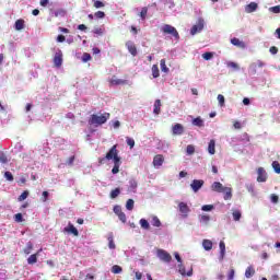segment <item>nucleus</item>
I'll list each match as a JSON object with an SVG mask.
<instances>
[{
    "mask_svg": "<svg viewBox=\"0 0 280 280\" xmlns=\"http://www.w3.org/2000/svg\"><path fill=\"white\" fill-rule=\"evenodd\" d=\"M107 241H108V248H110L112 250H115L116 245H115L113 233L108 235Z\"/></svg>",
    "mask_w": 280,
    "mask_h": 280,
    "instance_id": "obj_24",
    "label": "nucleus"
},
{
    "mask_svg": "<svg viewBox=\"0 0 280 280\" xmlns=\"http://www.w3.org/2000/svg\"><path fill=\"white\" fill-rule=\"evenodd\" d=\"M32 248H34V246L32 245V243H28L26 248L24 249L25 255H30V253H32Z\"/></svg>",
    "mask_w": 280,
    "mask_h": 280,
    "instance_id": "obj_56",
    "label": "nucleus"
},
{
    "mask_svg": "<svg viewBox=\"0 0 280 280\" xmlns=\"http://www.w3.org/2000/svg\"><path fill=\"white\" fill-rule=\"evenodd\" d=\"M38 261V254H33L27 258V264L33 266V264H36Z\"/></svg>",
    "mask_w": 280,
    "mask_h": 280,
    "instance_id": "obj_29",
    "label": "nucleus"
},
{
    "mask_svg": "<svg viewBox=\"0 0 280 280\" xmlns=\"http://www.w3.org/2000/svg\"><path fill=\"white\" fill-rule=\"evenodd\" d=\"M256 10H257V3L256 2H250L245 8V12H247V14H250V13L255 12Z\"/></svg>",
    "mask_w": 280,
    "mask_h": 280,
    "instance_id": "obj_20",
    "label": "nucleus"
},
{
    "mask_svg": "<svg viewBox=\"0 0 280 280\" xmlns=\"http://www.w3.org/2000/svg\"><path fill=\"white\" fill-rule=\"evenodd\" d=\"M4 178H7V180H9L10 183H12V180H14V175H12V173H10V171H7L4 173Z\"/></svg>",
    "mask_w": 280,
    "mask_h": 280,
    "instance_id": "obj_46",
    "label": "nucleus"
},
{
    "mask_svg": "<svg viewBox=\"0 0 280 280\" xmlns=\"http://www.w3.org/2000/svg\"><path fill=\"white\" fill-rule=\"evenodd\" d=\"M270 54H272V56H276V54H279V48H277L276 46H271L269 48Z\"/></svg>",
    "mask_w": 280,
    "mask_h": 280,
    "instance_id": "obj_61",
    "label": "nucleus"
},
{
    "mask_svg": "<svg viewBox=\"0 0 280 280\" xmlns=\"http://www.w3.org/2000/svg\"><path fill=\"white\" fill-rule=\"evenodd\" d=\"M178 272L182 275V277H191L194 275V269L186 271L185 266L182 262L178 265Z\"/></svg>",
    "mask_w": 280,
    "mask_h": 280,
    "instance_id": "obj_11",
    "label": "nucleus"
},
{
    "mask_svg": "<svg viewBox=\"0 0 280 280\" xmlns=\"http://www.w3.org/2000/svg\"><path fill=\"white\" fill-rule=\"evenodd\" d=\"M226 67H229L230 69H235L236 71L240 70V65L233 62V61H229L226 63Z\"/></svg>",
    "mask_w": 280,
    "mask_h": 280,
    "instance_id": "obj_44",
    "label": "nucleus"
},
{
    "mask_svg": "<svg viewBox=\"0 0 280 280\" xmlns=\"http://www.w3.org/2000/svg\"><path fill=\"white\" fill-rule=\"evenodd\" d=\"M137 187H139V184L135 179H130L129 191H132L135 194L137 191Z\"/></svg>",
    "mask_w": 280,
    "mask_h": 280,
    "instance_id": "obj_25",
    "label": "nucleus"
},
{
    "mask_svg": "<svg viewBox=\"0 0 280 280\" xmlns=\"http://www.w3.org/2000/svg\"><path fill=\"white\" fill-rule=\"evenodd\" d=\"M211 189H212V191H217V194H222V191H224L225 187L222 185V183L214 182L211 185Z\"/></svg>",
    "mask_w": 280,
    "mask_h": 280,
    "instance_id": "obj_14",
    "label": "nucleus"
},
{
    "mask_svg": "<svg viewBox=\"0 0 280 280\" xmlns=\"http://www.w3.org/2000/svg\"><path fill=\"white\" fill-rule=\"evenodd\" d=\"M110 119V113H103L101 115L97 114H92L88 120V124L90 126H95V128L100 127V126H104V124H106V121H108Z\"/></svg>",
    "mask_w": 280,
    "mask_h": 280,
    "instance_id": "obj_2",
    "label": "nucleus"
},
{
    "mask_svg": "<svg viewBox=\"0 0 280 280\" xmlns=\"http://www.w3.org/2000/svg\"><path fill=\"white\" fill-rule=\"evenodd\" d=\"M224 200H231L233 198V188L231 187H225L222 191Z\"/></svg>",
    "mask_w": 280,
    "mask_h": 280,
    "instance_id": "obj_16",
    "label": "nucleus"
},
{
    "mask_svg": "<svg viewBox=\"0 0 280 280\" xmlns=\"http://www.w3.org/2000/svg\"><path fill=\"white\" fill-rule=\"evenodd\" d=\"M140 226H141L142 229L148 230V229H150V223L148 222V220L141 219V220H140Z\"/></svg>",
    "mask_w": 280,
    "mask_h": 280,
    "instance_id": "obj_43",
    "label": "nucleus"
},
{
    "mask_svg": "<svg viewBox=\"0 0 280 280\" xmlns=\"http://www.w3.org/2000/svg\"><path fill=\"white\" fill-rule=\"evenodd\" d=\"M201 30H205V20L203 19H199L197 24H195L191 27V30H190L191 36H196V34L200 33Z\"/></svg>",
    "mask_w": 280,
    "mask_h": 280,
    "instance_id": "obj_4",
    "label": "nucleus"
},
{
    "mask_svg": "<svg viewBox=\"0 0 280 280\" xmlns=\"http://www.w3.org/2000/svg\"><path fill=\"white\" fill-rule=\"evenodd\" d=\"M55 67H62V51L56 52L54 57Z\"/></svg>",
    "mask_w": 280,
    "mask_h": 280,
    "instance_id": "obj_15",
    "label": "nucleus"
},
{
    "mask_svg": "<svg viewBox=\"0 0 280 280\" xmlns=\"http://www.w3.org/2000/svg\"><path fill=\"white\" fill-rule=\"evenodd\" d=\"M126 209H127L128 211H132V209H135V200L128 199V200H127V203H126Z\"/></svg>",
    "mask_w": 280,
    "mask_h": 280,
    "instance_id": "obj_38",
    "label": "nucleus"
},
{
    "mask_svg": "<svg viewBox=\"0 0 280 280\" xmlns=\"http://www.w3.org/2000/svg\"><path fill=\"white\" fill-rule=\"evenodd\" d=\"M107 161H114V167L112 168V174H119V167H121V158L119 156V151L117 150V144H114L109 151L106 153Z\"/></svg>",
    "mask_w": 280,
    "mask_h": 280,
    "instance_id": "obj_1",
    "label": "nucleus"
},
{
    "mask_svg": "<svg viewBox=\"0 0 280 280\" xmlns=\"http://www.w3.org/2000/svg\"><path fill=\"white\" fill-rule=\"evenodd\" d=\"M246 188H247V191H248L249 194H252L253 196H255V185L249 184V185L246 186Z\"/></svg>",
    "mask_w": 280,
    "mask_h": 280,
    "instance_id": "obj_52",
    "label": "nucleus"
},
{
    "mask_svg": "<svg viewBox=\"0 0 280 280\" xmlns=\"http://www.w3.org/2000/svg\"><path fill=\"white\" fill-rule=\"evenodd\" d=\"M119 194H121V189L115 188V189H113V190L110 191V198H112L113 200H115V198H117V197L119 196Z\"/></svg>",
    "mask_w": 280,
    "mask_h": 280,
    "instance_id": "obj_35",
    "label": "nucleus"
},
{
    "mask_svg": "<svg viewBox=\"0 0 280 280\" xmlns=\"http://www.w3.org/2000/svg\"><path fill=\"white\" fill-rule=\"evenodd\" d=\"M201 211H213V205H205L201 207Z\"/></svg>",
    "mask_w": 280,
    "mask_h": 280,
    "instance_id": "obj_55",
    "label": "nucleus"
},
{
    "mask_svg": "<svg viewBox=\"0 0 280 280\" xmlns=\"http://www.w3.org/2000/svg\"><path fill=\"white\" fill-rule=\"evenodd\" d=\"M269 12L273 14H280V4L269 8Z\"/></svg>",
    "mask_w": 280,
    "mask_h": 280,
    "instance_id": "obj_45",
    "label": "nucleus"
},
{
    "mask_svg": "<svg viewBox=\"0 0 280 280\" xmlns=\"http://www.w3.org/2000/svg\"><path fill=\"white\" fill-rule=\"evenodd\" d=\"M147 16H148V7H143L140 12V19H142V21H145Z\"/></svg>",
    "mask_w": 280,
    "mask_h": 280,
    "instance_id": "obj_40",
    "label": "nucleus"
},
{
    "mask_svg": "<svg viewBox=\"0 0 280 280\" xmlns=\"http://www.w3.org/2000/svg\"><path fill=\"white\" fill-rule=\"evenodd\" d=\"M158 257L166 264H170V261H172V255H170V253L164 249H158Z\"/></svg>",
    "mask_w": 280,
    "mask_h": 280,
    "instance_id": "obj_5",
    "label": "nucleus"
},
{
    "mask_svg": "<svg viewBox=\"0 0 280 280\" xmlns=\"http://www.w3.org/2000/svg\"><path fill=\"white\" fill-rule=\"evenodd\" d=\"M161 32H163V34H170L171 36L176 38V40H178V38H180V35L178 34V31L176 30V27H174L170 24H164L161 28Z\"/></svg>",
    "mask_w": 280,
    "mask_h": 280,
    "instance_id": "obj_3",
    "label": "nucleus"
},
{
    "mask_svg": "<svg viewBox=\"0 0 280 280\" xmlns=\"http://www.w3.org/2000/svg\"><path fill=\"white\" fill-rule=\"evenodd\" d=\"M152 71V77L153 78H160L161 77V72L159 70V65H153L151 68Z\"/></svg>",
    "mask_w": 280,
    "mask_h": 280,
    "instance_id": "obj_27",
    "label": "nucleus"
},
{
    "mask_svg": "<svg viewBox=\"0 0 280 280\" xmlns=\"http://www.w3.org/2000/svg\"><path fill=\"white\" fill-rule=\"evenodd\" d=\"M14 27L16 32H21V30H25V20L20 19L15 21Z\"/></svg>",
    "mask_w": 280,
    "mask_h": 280,
    "instance_id": "obj_18",
    "label": "nucleus"
},
{
    "mask_svg": "<svg viewBox=\"0 0 280 280\" xmlns=\"http://www.w3.org/2000/svg\"><path fill=\"white\" fill-rule=\"evenodd\" d=\"M67 38L65 37V35H58L57 36V43H65Z\"/></svg>",
    "mask_w": 280,
    "mask_h": 280,
    "instance_id": "obj_64",
    "label": "nucleus"
},
{
    "mask_svg": "<svg viewBox=\"0 0 280 280\" xmlns=\"http://www.w3.org/2000/svg\"><path fill=\"white\" fill-rule=\"evenodd\" d=\"M211 220V217L209 214H202L199 218V222H201L202 224H209Z\"/></svg>",
    "mask_w": 280,
    "mask_h": 280,
    "instance_id": "obj_32",
    "label": "nucleus"
},
{
    "mask_svg": "<svg viewBox=\"0 0 280 280\" xmlns=\"http://www.w3.org/2000/svg\"><path fill=\"white\" fill-rule=\"evenodd\" d=\"M126 48L128 49L129 54H131V56H137L138 51H137V45H135V42L132 40H128L125 44Z\"/></svg>",
    "mask_w": 280,
    "mask_h": 280,
    "instance_id": "obj_8",
    "label": "nucleus"
},
{
    "mask_svg": "<svg viewBox=\"0 0 280 280\" xmlns=\"http://www.w3.org/2000/svg\"><path fill=\"white\" fill-rule=\"evenodd\" d=\"M27 196H30V191L24 190L18 198L19 202H23V200H27Z\"/></svg>",
    "mask_w": 280,
    "mask_h": 280,
    "instance_id": "obj_37",
    "label": "nucleus"
},
{
    "mask_svg": "<svg viewBox=\"0 0 280 280\" xmlns=\"http://www.w3.org/2000/svg\"><path fill=\"white\" fill-rule=\"evenodd\" d=\"M105 30L103 27H95L93 30V34H96V36H104Z\"/></svg>",
    "mask_w": 280,
    "mask_h": 280,
    "instance_id": "obj_39",
    "label": "nucleus"
},
{
    "mask_svg": "<svg viewBox=\"0 0 280 280\" xmlns=\"http://www.w3.org/2000/svg\"><path fill=\"white\" fill-rule=\"evenodd\" d=\"M218 102H219V105H220V106H224V102H225L224 95L219 94V95H218Z\"/></svg>",
    "mask_w": 280,
    "mask_h": 280,
    "instance_id": "obj_57",
    "label": "nucleus"
},
{
    "mask_svg": "<svg viewBox=\"0 0 280 280\" xmlns=\"http://www.w3.org/2000/svg\"><path fill=\"white\" fill-rule=\"evenodd\" d=\"M257 174V183H266L268 180V174L264 167H258Z\"/></svg>",
    "mask_w": 280,
    "mask_h": 280,
    "instance_id": "obj_6",
    "label": "nucleus"
},
{
    "mask_svg": "<svg viewBox=\"0 0 280 280\" xmlns=\"http://www.w3.org/2000/svg\"><path fill=\"white\" fill-rule=\"evenodd\" d=\"M91 59H92L91 54H89V52L83 54L82 62H89V60H91Z\"/></svg>",
    "mask_w": 280,
    "mask_h": 280,
    "instance_id": "obj_49",
    "label": "nucleus"
},
{
    "mask_svg": "<svg viewBox=\"0 0 280 280\" xmlns=\"http://www.w3.org/2000/svg\"><path fill=\"white\" fill-rule=\"evenodd\" d=\"M235 277V269H231L228 275V280H233Z\"/></svg>",
    "mask_w": 280,
    "mask_h": 280,
    "instance_id": "obj_62",
    "label": "nucleus"
},
{
    "mask_svg": "<svg viewBox=\"0 0 280 280\" xmlns=\"http://www.w3.org/2000/svg\"><path fill=\"white\" fill-rule=\"evenodd\" d=\"M112 272L113 275H121V272H124V269L119 265H114L112 267Z\"/></svg>",
    "mask_w": 280,
    "mask_h": 280,
    "instance_id": "obj_30",
    "label": "nucleus"
},
{
    "mask_svg": "<svg viewBox=\"0 0 280 280\" xmlns=\"http://www.w3.org/2000/svg\"><path fill=\"white\" fill-rule=\"evenodd\" d=\"M114 213L119 215L120 213H122L124 211L121 210V206H114L113 209Z\"/></svg>",
    "mask_w": 280,
    "mask_h": 280,
    "instance_id": "obj_54",
    "label": "nucleus"
},
{
    "mask_svg": "<svg viewBox=\"0 0 280 280\" xmlns=\"http://www.w3.org/2000/svg\"><path fill=\"white\" fill-rule=\"evenodd\" d=\"M47 198H49V192L47 190L43 191V202H47Z\"/></svg>",
    "mask_w": 280,
    "mask_h": 280,
    "instance_id": "obj_63",
    "label": "nucleus"
},
{
    "mask_svg": "<svg viewBox=\"0 0 280 280\" xmlns=\"http://www.w3.org/2000/svg\"><path fill=\"white\" fill-rule=\"evenodd\" d=\"M186 153L191 156V154L196 153V147H194V144H188L186 148Z\"/></svg>",
    "mask_w": 280,
    "mask_h": 280,
    "instance_id": "obj_36",
    "label": "nucleus"
},
{
    "mask_svg": "<svg viewBox=\"0 0 280 280\" xmlns=\"http://www.w3.org/2000/svg\"><path fill=\"white\" fill-rule=\"evenodd\" d=\"M178 209H179L180 213L184 215V218H187V215H189L190 209H189V206H187L186 202H183V201L179 202L178 203Z\"/></svg>",
    "mask_w": 280,
    "mask_h": 280,
    "instance_id": "obj_9",
    "label": "nucleus"
},
{
    "mask_svg": "<svg viewBox=\"0 0 280 280\" xmlns=\"http://www.w3.org/2000/svg\"><path fill=\"white\" fill-rule=\"evenodd\" d=\"M126 141L127 145H129V148L132 150V148H135V139L127 137Z\"/></svg>",
    "mask_w": 280,
    "mask_h": 280,
    "instance_id": "obj_51",
    "label": "nucleus"
},
{
    "mask_svg": "<svg viewBox=\"0 0 280 280\" xmlns=\"http://www.w3.org/2000/svg\"><path fill=\"white\" fill-rule=\"evenodd\" d=\"M152 226H156V228L161 226V220L158 219V217H153Z\"/></svg>",
    "mask_w": 280,
    "mask_h": 280,
    "instance_id": "obj_47",
    "label": "nucleus"
},
{
    "mask_svg": "<svg viewBox=\"0 0 280 280\" xmlns=\"http://www.w3.org/2000/svg\"><path fill=\"white\" fill-rule=\"evenodd\" d=\"M0 163H8V155H5L3 152H0Z\"/></svg>",
    "mask_w": 280,
    "mask_h": 280,
    "instance_id": "obj_48",
    "label": "nucleus"
},
{
    "mask_svg": "<svg viewBox=\"0 0 280 280\" xmlns=\"http://www.w3.org/2000/svg\"><path fill=\"white\" fill-rule=\"evenodd\" d=\"M271 165H272L273 171L276 172V174H280V164H279V161H273Z\"/></svg>",
    "mask_w": 280,
    "mask_h": 280,
    "instance_id": "obj_41",
    "label": "nucleus"
},
{
    "mask_svg": "<svg viewBox=\"0 0 280 280\" xmlns=\"http://www.w3.org/2000/svg\"><path fill=\"white\" fill-rule=\"evenodd\" d=\"M205 185V180L202 179H194L192 183L190 184V187L192 191L198 192L200 189H202V186Z\"/></svg>",
    "mask_w": 280,
    "mask_h": 280,
    "instance_id": "obj_7",
    "label": "nucleus"
},
{
    "mask_svg": "<svg viewBox=\"0 0 280 280\" xmlns=\"http://www.w3.org/2000/svg\"><path fill=\"white\" fill-rule=\"evenodd\" d=\"M104 2L100 1V0H94L93 1V7L96 9V10H100V8H104Z\"/></svg>",
    "mask_w": 280,
    "mask_h": 280,
    "instance_id": "obj_42",
    "label": "nucleus"
},
{
    "mask_svg": "<svg viewBox=\"0 0 280 280\" xmlns=\"http://www.w3.org/2000/svg\"><path fill=\"white\" fill-rule=\"evenodd\" d=\"M192 125L198 126V128H202V126H205V120H202L200 117H197L192 120Z\"/></svg>",
    "mask_w": 280,
    "mask_h": 280,
    "instance_id": "obj_31",
    "label": "nucleus"
},
{
    "mask_svg": "<svg viewBox=\"0 0 280 280\" xmlns=\"http://www.w3.org/2000/svg\"><path fill=\"white\" fill-rule=\"evenodd\" d=\"M231 43L235 47H240V49H245L246 48V44L244 42L240 40V38H237V37L232 38Z\"/></svg>",
    "mask_w": 280,
    "mask_h": 280,
    "instance_id": "obj_17",
    "label": "nucleus"
},
{
    "mask_svg": "<svg viewBox=\"0 0 280 280\" xmlns=\"http://www.w3.org/2000/svg\"><path fill=\"white\" fill-rule=\"evenodd\" d=\"M254 276H255V268H253V266L247 267L245 270L246 279H250V277H254Z\"/></svg>",
    "mask_w": 280,
    "mask_h": 280,
    "instance_id": "obj_23",
    "label": "nucleus"
},
{
    "mask_svg": "<svg viewBox=\"0 0 280 280\" xmlns=\"http://www.w3.org/2000/svg\"><path fill=\"white\" fill-rule=\"evenodd\" d=\"M110 84H113V86H119V85H121V84H126V80H124V79H117V78H113L112 80H110Z\"/></svg>",
    "mask_w": 280,
    "mask_h": 280,
    "instance_id": "obj_22",
    "label": "nucleus"
},
{
    "mask_svg": "<svg viewBox=\"0 0 280 280\" xmlns=\"http://www.w3.org/2000/svg\"><path fill=\"white\" fill-rule=\"evenodd\" d=\"M270 200L271 202H273V205H277V202H279V196H277L276 194H272L270 196Z\"/></svg>",
    "mask_w": 280,
    "mask_h": 280,
    "instance_id": "obj_59",
    "label": "nucleus"
},
{
    "mask_svg": "<svg viewBox=\"0 0 280 280\" xmlns=\"http://www.w3.org/2000/svg\"><path fill=\"white\" fill-rule=\"evenodd\" d=\"M94 16H95L96 19H104V18L106 16V13H104V11H96V12L94 13Z\"/></svg>",
    "mask_w": 280,
    "mask_h": 280,
    "instance_id": "obj_50",
    "label": "nucleus"
},
{
    "mask_svg": "<svg viewBox=\"0 0 280 280\" xmlns=\"http://www.w3.org/2000/svg\"><path fill=\"white\" fill-rule=\"evenodd\" d=\"M65 233H71L74 235V237H78L80 235V232H78V229L72 224L69 223L67 228L63 229Z\"/></svg>",
    "mask_w": 280,
    "mask_h": 280,
    "instance_id": "obj_12",
    "label": "nucleus"
},
{
    "mask_svg": "<svg viewBox=\"0 0 280 280\" xmlns=\"http://www.w3.org/2000/svg\"><path fill=\"white\" fill-rule=\"evenodd\" d=\"M219 248L221 250V257H224V255L226 254V244H224L223 241L219 243Z\"/></svg>",
    "mask_w": 280,
    "mask_h": 280,
    "instance_id": "obj_34",
    "label": "nucleus"
},
{
    "mask_svg": "<svg viewBox=\"0 0 280 280\" xmlns=\"http://www.w3.org/2000/svg\"><path fill=\"white\" fill-rule=\"evenodd\" d=\"M160 68L163 73H170V68L167 67L165 59L160 60Z\"/></svg>",
    "mask_w": 280,
    "mask_h": 280,
    "instance_id": "obj_21",
    "label": "nucleus"
},
{
    "mask_svg": "<svg viewBox=\"0 0 280 280\" xmlns=\"http://www.w3.org/2000/svg\"><path fill=\"white\" fill-rule=\"evenodd\" d=\"M232 215L235 222H240V220H242V212L240 210H234Z\"/></svg>",
    "mask_w": 280,
    "mask_h": 280,
    "instance_id": "obj_33",
    "label": "nucleus"
},
{
    "mask_svg": "<svg viewBox=\"0 0 280 280\" xmlns=\"http://www.w3.org/2000/svg\"><path fill=\"white\" fill-rule=\"evenodd\" d=\"M165 163V158L163 154H158L153 158V165L154 167H161Z\"/></svg>",
    "mask_w": 280,
    "mask_h": 280,
    "instance_id": "obj_10",
    "label": "nucleus"
},
{
    "mask_svg": "<svg viewBox=\"0 0 280 280\" xmlns=\"http://www.w3.org/2000/svg\"><path fill=\"white\" fill-rule=\"evenodd\" d=\"M14 221L15 222H23V214L22 213H16L14 215Z\"/></svg>",
    "mask_w": 280,
    "mask_h": 280,
    "instance_id": "obj_60",
    "label": "nucleus"
},
{
    "mask_svg": "<svg viewBox=\"0 0 280 280\" xmlns=\"http://www.w3.org/2000/svg\"><path fill=\"white\" fill-rule=\"evenodd\" d=\"M202 246L205 250H211V248H213V242H211L210 240H203Z\"/></svg>",
    "mask_w": 280,
    "mask_h": 280,
    "instance_id": "obj_26",
    "label": "nucleus"
},
{
    "mask_svg": "<svg viewBox=\"0 0 280 280\" xmlns=\"http://www.w3.org/2000/svg\"><path fill=\"white\" fill-rule=\"evenodd\" d=\"M118 219L120 220V222H122V224H126L127 222V218H126V213L122 212L118 215Z\"/></svg>",
    "mask_w": 280,
    "mask_h": 280,
    "instance_id": "obj_58",
    "label": "nucleus"
},
{
    "mask_svg": "<svg viewBox=\"0 0 280 280\" xmlns=\"http://www.w3.org/2000/svg\"><path fill=\"white\" fill-rule=\"evenodd\" d=\"M161 106H162V104H161V100H155V102H154V108H153V114L154 115H161Z\"/></svg>",
    "mask_w": 280,
    "mask_h": 280,
    "instance_id": "obj_19",
    "label": "nucleus"
},
{
    "mask_svg": "<svg viewBox=\"0 0 280 280\" xmlns=\"http://www.w3.org/2000/svg\"><path fill=\"white\" fill-rule=\"evenodd\" d=\"M172 132H173V135H178V136H180V135H183V132H185V127H183V125L182 124H175L174 126H173V128H172Z\"/></svg>",
    "mask_w": 280,
    "mask_h": 280,
    "instance_id": "obj_13",
    "label": "nucleus"
},
{
    "mask_svg": "<svg viewBox=\"0 0 280 280\" xmlns=\"http://www.w3.org/2000/svg\"><path fill=\"white\" fill-rule=\"evenodd\" d=\"M203 60H211L213 58V52H205L202 54Z\"/></svg>",
    "mask_w": 280,
    "mask_h": 280,
    "instance_id": "obj_53",
    "label": "nucleus"
},
{
    "mask_svg": "<svg viewBox=\"0 0 280 280\" xmlns=\"http://www.w3.org/2000/svg\"><path fill=\"white\" fill-rule=\"evenodd\" d=\"M209 154H215V140H210L208 144Z\"/></svg>",
    "mask_w": 280,
    "mask_h": 280,
    "instance_id": "obj_28",
    "label": "nucleus"
}]
</instances>
